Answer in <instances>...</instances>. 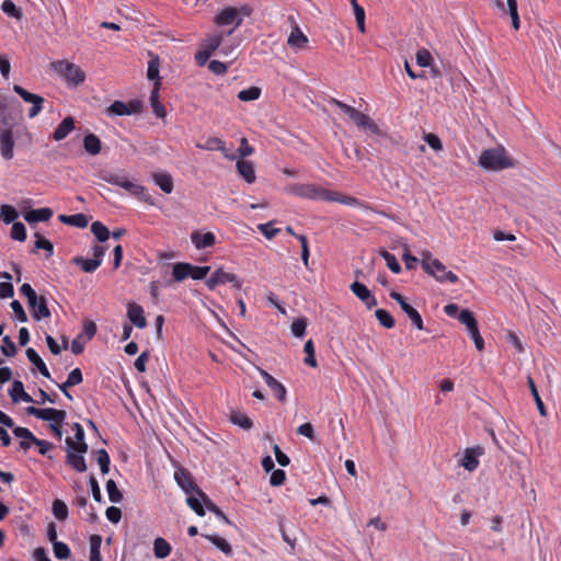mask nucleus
I'll use <instances>...</instances> for the list:
<instances>
[{
    "mask_svg": "<svg viewBox=\"0 0 561 561\" xmlns=\"http://www.w3.org/2000/svg\"><path fill=\"white\" fill-rule=\"evenodd\" d=\"M96 456V462L100 466V470L103 474H107L110 471L111 459L108 453L105 449H98L94 451Z\"/></svg>",
    "mask_w": 561,
    "mask_h": 561,
    "instance_id": "43",
    "label": "nucleus"
},
{
    "mask_svg": "<svg viewBox=\"0 0 561 561\" xmlns=\"http://www.w3.org/2000/svg\"><path fill=\"white\" fill-rule=\"evenodd\" d=\"M171 553L170 543L162 537H158L153 541V554L158 559H164Z\"/></svg>",
    "mask_w": 561,
    "mask_h": 561,
    "instance_id": "32",
    "label": "nucleus"
},
{
    "mask_svg": "<svg viewBox=\"0 0 561 561\" xmlns=\"http://www.w3.org/2000/svg\"><path fill=\"white\" fill-rule=\"evenodd\" d=\"M219 26L234 24L236 27L242 23V18L239 15V11L236 8L227 7L222 9L215 19Z\"/></svg>",
    "mask_w": 561,
    "mask_h": 561,
    "instance_id": "11",
    "label": "nucleus"
},
{
    "mask_svg": "<svg viewBox=\"0 0 561 561\" xmlns=\"http://www.w3.org/2000/svg\"><path fill=\"white\" fill-rule=\"evenodd\" d=\"M353 122L363 129L369 130L371 134L380 135V129L377 124L366 114L357 112Z\"/></svg>",
    "mask_w": 561,
    "mask_h": 561,
    "instance_id": "25",
    "label": "nucleus"
},
{
    "mask_svg": "<svg viewBox=\"0 0 561 561\" xmlns=\"http://www.w3.org/2000/svg\"><path fill=\"white\" fill-rule=\"evenodd\" d=\"M35 237H36L35 248L43 249V250L47 251L48 256H51L53 252H54L53 243L49 240L43 238L38 232L35 233Z\"/></svg>",
    "mask_w": 561,
    "mask_h": 561,
    "instance_id": "63",
    "label": "nucleus"
},
{
    "mask_svg": "<svg viewBox=\"0 0 561 561\" xmlns=\"http://www.w3.org/2000/svg\"><path fill=\"white\" fill-rule=\"evenodd\" d=\"M72 263L85 273H93L100 266L99 260L84 259L82 256H75Z\"/></svg>",
    "mask_w": 561,
    "mask_h": 561,
    "instance_id": "33",
    "label": "nucleus"
},
{
    "mask_svg": "<svg viewBox=\"0 0 561 561\" xmlns=\"http://www.w3.org/2000/svg\"><path fill=\"white\" fill-rule=\"evenodd\" d=\"M28 308L35 321L50 317L47 299L44 296H37L34 306H28Z\"/></svg>",
    "mask_w": 561,
    "mask_h": 561,
    "instance_id": "16",
    "label": "nucleus"
},
{
    "mask_svg": "<svg viewBox=\"0 0 561 561\" xmlns=\"http://www.w3.org/2000/svg\"><path fill=\"white\" fill-rule=\"evenodd\" d=\"M53 550L57 559L65 560L70 557V549L65 542L55 541V543H53Z\"/></svg>",
    "mask_w": 561,
    "mask_h": 561,
    "instance_id": "57",
    "label": "nucleus"
},
{
    "mask_svg": "<svg viewBox=\"0 0 561 561\" xmlns=\"http://www.w3.org/2000/svg\"><path fill=\"white\" fill-rule=\"evenodd\" d=\"M527 385L529 387V390L531 392V396H533V398H534V400L536 402V405H537L540 414L541 415H546L545 404H543V402H542V400H541V398H540V396L538 393L536 383H535V381H534L531 376L527 377Z\"/></svg>",
    "mask_w": 561,
    "mask_h": 561,
    "instance_id": "45",
    "label": "nucleus"
},
{
    "mask_svg": "<svg viewBox=\"0 0 561 561\" xmlns=\"http://www.w3.org/2000/svg\"><path fill=\"white\" fill-rule=\"evenodd\" d=\"M229 420L243 430H251L253 426V422L241 412L232 411Z\"/></svg>",
    "mask_w": 561,
    "mask_h": 561,
    "instance_id": "39",
    "label": "nucleus"
},
{
    "mask_svg": "<svg viewBox=\"0 0 561 561\" xmlns=\"http://www.w3.org/2000/svg\"><path fill=\"white\" fill-rule=\"evenodd\" d=\"M458 320L466 325L467 330L473 329L478 325V322L473 316V313L465 309L458 314Z\"/></svg>",
    "mask_w": 561,
    "mask_h": 561,
    "instance_id": "56",
    "label": "nucleus"
},
{
    "mask_svg": "<svg viewBox=\"0 0 561 561\" xmlns=\"http://www.w3.org/2000/svg\"><path fill=\"white\" fill-rule=\"evenodd\" d=\"M73 430L76 442L71 437H67L65 439L66 446L78 450V453L85 454L88 451V444L84 442L83 427L79 423H75Z\"/></svg>",
    "mask_w": 561,
    "mask_h": 561,
    "instance_id": "12",
    "label": "nucleus"
},
{
    "mask_svg": "<svg viewBox=\"0 0 561 561\" xmlns=\"http://www.w3.org/2000/svg\"><path fill=\"white\" fill-rule=\"evenodd\" d=\"M127 317L129 321L139 329L147 327L144 308L135 302H129L127 306Z\"/></svg>",
    "mask_w": 561,
    "mask_h": 561,
    "instance_id": "15",
    "label": "nucleus"
},
{
    "mask_svg": "<svg viewBox=\"0 0 561 561\" xmlns=\"http://www.w3.org/2000/svg\"><path fill=\"white\" fill-rule=\"evenodd\" d=\"M13 91L27 103H32L33 101H35V106H32L28 111L30 118H33L41 113V111L43 110L44 98H42L38 94L31 93L18 84L13 85Z\"/></svg>",
    "mask_w": 561,
    "mask_h": 561,
    "instance_id": "8",
    "label": "nucleus"
},
{
    "mask_svg": "<svg viewBox=\"0 0 561 561\" xmlns=\"http://www.w3.org/2000/svg\"><path fill=\"white\" fill-rule=\"evenodd\" d=\"M308 43V37L300 31L298 25H295L291 30L287 44L295 49H302Z\"/></svg>",
    "mask_w": 561,
    "mask_h": 561,
    "instance_id": "22",
    "label": "nucleus"
},
{
    "mask_svg": "<svg viewBox=\"0 0 561 561\" xmlns=\"http://www.w3.org/2000/svg\"><path fill=\"white\" fill-rule=\"evenodd\" d=\"M222 39V34L210 35L204 39L203 48L209 50L210 53H214L220 46Z\"/></svg>",
    "mask_w": 561,
    "mask_h": 561,
    "instance_id": "53",
    "label": "nucleus"
},
{
    "mask_svg": "<svg viewBox=\"0 0 561 561\" xmlns=\"http://www.w3.org/2000/svg\"><path fill=\"white\" fill-rule=\"evenodd\" d=\"M154 183L167 194L173 191V179L169 173H153Z\"/></svg>",
    "mask_w": 561,
    "mask_h": 561,
    "instance_id": "30",
    "label": "nucleus"
},
{
    "mask_svg": "<svg viewBox=\"0 0 561 561\" xmlns=\"http://www.w3.org/2000/svg\"><path fill=\"white\" fill-rule=\"evenodd\" d=\"M13 434L19 438H28L31 442H33V445L38 447V453L41 455H46L54 446L50 442L38 439L26 427L16 426L15 428H13Z\"/></svg>",
    "mask_w": 561,
    "mask_h": 561,
    "instance_id": "9",
    "label": "nucleus"
},
{
    "mask_svg": "<svg viewBox=\"0 0 561 561\" xmlns=\"http://www.w3.org/2000/svg\"><path fill=\"white\" fill-rule=\"evenodd\" d=\"M225 141L218 137H209L205 144H197L196 147L203 150H222Z\"/></svg>",
    "mask_w": 561,
    "mask_h": 561,
    "instance_id": "46",
    "label": "nucleus"
},
{
    "mask_svg": "<svg viewBox=\"0 0 561 561\" xmlns=\"http://www.w3.org/2000/svg\"><path fill=\"white\" fill-rule=\"evenodd\" d=\"M59 221L66 225H70L77 228H85L89 224L88 217L84 214H76V215H60L58 217Z\"/></svg>",
    "mask_w": 561,
    "mask_h": 561,
    "instance_id": "29",
    "label": "nucleus"
},
{
    "mask_svg": "<svg viewBox=\"0 0 561 561\" xmlns=\"http://www.w3.org/2000/svg\"><path fill=\"white\" fill-rule=\"evenodd\" d=\"M261 95V89L259 87H250L249 89L242 90L238 93V99L243 102L255 101Z\"/></svg>",
    "mask_w": 561,
    "mask_h": 561,
    "instance_id": "48",
    "label": "nucleus"
},
{
    "mask_svg": "<svg viewBox=\"0 0 561 561\" xmlns=\"http://www.w3.org/2000/svg\"><path fill=\"white\" fill-rule=\"evenodd\" d=\"M19 217V213L11 205H2L0 207V218L4 224H13L14 220Z\"/></svg>",
    "mask_w": 561,
    "mask_h": 561,
    "instance_id": "44",
    "label": "nucleus"
},
{
    "mask_svg": "<svg viewBox=\"0 0 561 561\" xmlns=\"http://www.w3.org/2000/svg\"><path fill=\"white\" fill-rule=\"evenodd\" d=\"M331 197H332V199H329L328 202H337V203L348 205V206H359V207H363L366 209H370L369 206L365 205L359 199L352 197V196L340 195L337 193L331 192Z\"/></svg>",
    "mask_w": 561,
    "mask_h": 561,
    "instance_id": "35",
    "label": "nucleus"
},
{
    "mask_svg": "<svg viewBox=\"0 0 561 561\" xmlns=\"http://www.w3.org/2000/svg\"><path fill=\"white\" fill-rule=\"evenodd\" d=\"M304 352L306 353V357H305V364L310 366V367H317V359H316V356H314V345H313V342L312 340H308L306 343H305V346H304Z\"/></svg>",
    "mask_w": 561,
    "mask_h": 561,
    "instance_id": "52",
    "label": "nucleus"
},
{
    "mask_svg": "<svg viewBox=\"0 0 561 561\" xmlns=\"http://www.w3.org/2000/svg\"><path fill=\"white\" fill-rule=\"evenodd\" d=\"M204 502V504L206 505V507L213 512L219 519L224 520L225 523L229 524V519L227 518V516L224 514V512L216 505L214 504L206 495L205 497H201Z\"/></svg>",
    "mask_w": 561,
    "mask_h": 561,
    "instance_id": "62",
    "label": "nucleus"
},
{
    "mask_svg": "<svg viewBox=\"0 0 561 561\" xmlns=\"http://www.w3.org/2000/svg\"><path fill=\"white\" fill-rule=\"evenodd\" d=\"M102 537L100 535H92L90 537V561H101Z\"/></svg>",
    "mask_w": 561,
    "mask_h": 561,
    "instance_id": "40",
    "label": "nucleus"
},
{
    "mask_svg": "<svg viewBox=\"0 0 561 561\" xmlns=\"http://www.w3.org/2000/svg\"><path fill=\"white\" fill-rule=\"evenodd\" d=\"M237 170L247 183H253L256 179L254 164L251 161L238 160Z\"/></svg>",
    "mask_w": 561,
    "mask_h": 561,
    "instance_id": "23",
    "label": "nucleus"
},
{
    "mask_svg": "<svg viewBox=\"0 0 561 561\" xmlns=\"http://www.w3.org/2000/svg\"><path fill=\"white\" fill-rule=\"evenodd\" d=\"M234 280V274L225 272L222 268L216 270L206 280L207 287L213 290L216 286Z\"/></svg>",
    "mask_w": 561,
    "mask_h": 561,
    "instance_id": "18",
    "label": "nucleus"
},
{
    "mask_svg": "<svg viewBox=\"0 0 561 561\" xmlns=\"http://www.w3.org/2000/svg\"><path fill=\"white\" fill-rule=\"evenodd\" d=\"M53 210L48 207H43L38 209H32L24 214V219L30 224H36L38 221H47L51 218Z\"/></svg>",
    "mask_w": 561,
    "mask_h": 561,
    "instance_id": "20",
    "label": "nucleus"
},
{
    "mask_svg": "<svg viewBox=\"0 0 561 561\" xmlns=\"http://www.w3.org/2000/svg\"><path fill=\"white\" fill-rule=\"evenodd\" d=\"M26 413L39 420L48 421L49 424H62L66 420L67 413L65 410H57L54 408L38 409L35 407H27Z\"/></svg>",
    "mask_w": 561,
    "mask_h": 561,
    "instance_id": "5",
    "label": "nucleus"
},
{
    "mask_svg": "<svg viewBox=\"0 0 561 561\" xmlns=\"http://www.w3.org/2000/svg\"><path fill=\"white\" fill-rule=\"evenodd\" d=\"M375 316L379 321L380 325H382L383 328L391 329L394 327V319L387 310L377 309L375 311Z\"/></svg>",
    "mask_w": 561,
    "mask_h": 561,
    "instance_id": "47",
    "label": "nucleus"
},
{
    "mask_svg": "<svg viewBox=\"0 0 561 561\" xmlns=\"http://www.w3.org/2000/svg\"><path fill=\"white\" fill-rule=\"evenodd\" d=\"M119 186L128 191L130 194L138 196L142 201L149 204H153L151 196L147 194L146 188L144 186L135 184L127 180L126 178L122 181Z\"/></svg>",
    "mask_w": 561,
    "mask_h": 561,
    "instance_id": "21",
    "label": "nucleus"
},
{
    "mask_svg": "<svg viewBox=\"0 0 561 561\" xmlns=\"http://www.w3.org/2000/svg\"><path fill=\"white\" fill-rule=\"evenodd\" d=\"M83 147L89 154L96 156L101 152V140L94 134H88L83 138Z\"/></svg>",
    "mask_w": 561,
    "mask_h": 561,
    "instance_id": "31",
    "label": "nucleus"
},
{
    "mask_svg": "<svg viewBox=\"0 0 561 561\" xmlns=\"http://www.w3.org/2000/svg\"><path fill=\"white\" fill-rule=\"evenodd\" d=\"M174 479L186 494L195 492L199 497H205V493L196 486L186 469L178 468L174 472Z\"/></svg>",
    "mask_w": 561,
    "mask_h": 561,
    "instance_id": "7",
    "label": "nucleus"
},
{
    "mask_svg": "<svg viewBox=\"0 0 561 561\" xmlns=\"http://www.w3.org/2000/svg\"><path fill=\"white\" fill-rule=\"evenodd\" d=\"M191 239L197 249H206L215 244V234L213 232H206L203 234L194 232L192 233Z\"/></svg>",
    "mask_w": 561,
    "mask_h": 561,
    "instance_id": "28",
    "label": "nucleus"
},
{
    "mask_svg": "<svg viewBox=\"0 0 561 561\" xmlns=\"http://www.w3.org/2000/svg\"><path fill=\"white\" fill-rule=\"evenodd\" d=\"M161 82H156L153 90L150 94V104L152 106V111L154 115L159 118H164L167 115V111L164 106L159 102V89H160Z\"/></svg>",
    "mask_w": 561,
    "mask_h": 561,
    "instance_id": "26",
    "label": "nucleus"
},
{
    "mask_svg": "<svg viewBox=\"0 0 561 561\" xmlns=\"http://www.w3.org/2000/svg\"><path fill=\"white\" fill-rule=\"evenodd\" d=\"M51 510L54 516L59 520H65L68 517V507L61 500H55Z\"/></svg>",
    "mask_w": 561,
    "mask_h": 561,
    "instance_id": "50",
    "label": "nucleus"
},
{
    "mask_svg": "<svg viewBox=\"0 0 561 561\" xmlns=\"http://www.w3.org/2000/svg\"><path fill=\"white\" fill-rule=\"evenodd\" d=\"M421 264L423 270L437 282H449L454 284L458 280V276L454 272L447 271L446 266L438 259L433 257L428 251L421 253Z\"/></svg>",
    "mask_w": 561,
    "mask_h": 561,
    "instance_id": "1",
    "label": "nucleus"
},
{
    "mask_svg": "<svg viewBox=\"0 0 561 561\" xmlns=\"http://www.w3.org/2000/svg\"><path fill=\"white\" fill-rule=\"evenodd\" d=\"M75 129V119L71 116L65 117L53 133V139L60 141Z\"/></svg>",
    "mask_w": 561,
    "mask_h": 561,
    "instance_id": "19",
    "label": "nucleus"
},
{
    "mask_svg": "<svg viewBox=\"0 0 561 561\" xmlns=\"http://www.w3.org/2000/svg\"><path fill=\"white\" fill-rule=\"evenodd\" d=\"M53 69L65 81L72 85H79L85 80L83 70L68 60H57L51 64Z\"/></svg>",
    "mask_w": 561,
    "mask_h": 561,
    "instance_id": "4",
    "label": "nucleus"
},
{
    "mask_svg": "<svg viewBox=\"0 0 561 561\" xmlns=\"http://www.w3.org/2000/svg\"><path fill=\"white\" fill-rule=\"evenodd\" d=\"M1 9L7 15L16 20H21L23 16L22 11L11 0H4Z\"/></svg>",
    "mask_w": 561,
    "mask_h": 561,
    "instance_id": "49",
    "label": "nucleus"
},
{
    "mask_svg": "<svg viewBox=\"0 0 561 561\" xmlns=\"http://www.w3.org/2000/svg\"><path fill=\"white\" fill-rule=\"evenodd\" d=\"M192 265L190 263H175L172 270V276L175 282H182L191 276Z\"/></svg>",
    "mask_w": 561,
    "mask_h": 561,
    "instance_id": "36",
    "label": "nucleus"
},
{
    "mask_svg": "<svg viewBox=\"0 0 561 561\" xmlns=\"http://www.w3.org/2000/svg\"><path fill=\"white\" fill-rule=\"evenodd\" d=\"M110 115H129L128 106L123 101L113 102L106 110Z\"/></svg>",
    "mask_w": 561,
    "mask_h": 561,
    "instance_id": "54",
    "label": "nucleus"
},
{
    "mask_svg": "<svg viewBox=\"0 0 561 561\" xmlns=\"http://www.w3.org/2000/svg\"><path fill=\"white\" fill-rule=\"evenodd\" d=\"M11 238L14 240H18L20 242H23L26 240V229L25 226L22 222H13L11 228Z\"/></svg>",
    "mask_w": 561,
    "mask_h": 561,
    "instance_id": "58",
    "label": "nucleus"
},
{
    "mask_svg": "<svg viewBox=\"0 0 561 561\" xmlns=\"http://www.w3.org/2000/svg\"><path fill=\"white\" fill-rule=\"evenodd\" d=\"M380 255L386 261L388 268L394 274L400 273L401 266L396 256L386 250L380 251Z\"/></svg>",
    "mask_w": 561,
    "mask_h": 561,
    "instance_id": "55",
    "label": "nucleus"
},
{
    "mask_svg": "<svg viewBox=\"0 0 561 561\" xmlns=\"http://www.w3.org/2000/svg\"><path fill=\"white\" fill-rule=\"evenodd\" d=\"M26 357L45 378H50V373L47 366L34 348L28 347L26 350Z\"/></svg>",
    "mask_w": 561,
    "mask_h": 561,
    "instance_id": "27",
    "label": "nucleus"
},
{
    "mask_svg": "<svg viewBox=\"0 0 561 561\" xmlns=\"http://www.w3.org/2000/svg\"><path fill=\"white\" fill-rule=\"evenodd\" d=\"M14 139L12 127L0 128V153L3 159L11 160L14 156Z\"/></svg>",
    "mask_w": 561,
    "mask_h": 561,
    "instance_id": "10",
    "label": "nucleus"
},
{
    "mask_svg": "<svg viewBox=\"0 0 561 561\" xmlns=\"http://www.w3.org/2000/svg\"><path fill=\"white\" fill-rule=\"evenodd\" d=\"M274 221H270L266 224H260L257 226V229L261 231V233L268 240L273 239L278 232V228H273Z\"/></svg>",
    "mask_w": 561,
    "mask_h": 561,
    "instance_id": "61",
    "label": "nucleus"
},
{
    "mask_svg": "<svg viewBox=\"0 0 561 561\" xmlns=\"http://www.w3.org/2000/svg\"><path fill=\"white\" fill-rule=\"evenodd\" d=\"M415 59L420 67H430L433 61L431 53L425 48L419 49L416 51Z\"/></svg>",
    "mask_w": 561,
    "mask_h": 561,
    "instance_id": "59",
    "label": "nucleus"
},
{
    "mask_svg": "<svg viewBox=\"0 0 561 561\" xmlns=\"http://www.w3.org/2000/svg\"><path fill=\"white\" fill-rule=\"evenodd\" d=\"M20 291L23 296L26 297L27 299V305L28 306H34L35 304V300H36V297H37V294L36 291L32 288V286L27 283L23 284L20 288Z\"/></svg>",
    "mask_w": 561,
    "mask_h": 561,
    "instance_id": "64",
    "label": "nucleus"
},
{
    "mask_svg": "<svg viewBox=\"0 0 561 561\" xmlns=\"http://www.w3.org/2000/svg\"><path fill=\"white\" fill-rule=\"evenodd\" d=\"M260 375L263 377L264 381L268 386V388L273 391L274 396L279 401L286 400V388L283 383H280L278 380H276L272 375H270L266 370L262 368H257Z\"/></svg>",
    "mask_w": 561,
    "mask_h": 561,
    "instance_id": "14",
    "label": "nucleus"
},
{
    "mask_svg": "<svg viewBox=\"0 0 561 561\" xmlns=\"http://www.w3.org/2000/svg\"><path fill=\"white\" fill-rule=\"evenodd\" d=\"M1 352L8 357H12L16 354V346L9 335L2 339Z\"/></svg>",
    "mask_w": 561,
    "mask_h": 561,
    "instance_id": "60",
    "label": "nucleus"
},
{
    "mask_svg": "<svg viewBox=\"0 0 561 561\" xmlns=\"http://www.w3.org/2000/svg\"><path fill=\"white\" fill-rule=\"evenodd\" d=\"M66 463L73 468L77 472L87 471V463L84 454L78 453V450L67 447Z\"/></svg>",
    "mask_w": 561,
    "mask_h": 561,
    "instance_id": "17",
    "label": "nucleus"
},
{
    "mask_svg": "<svg viewBox=\"0 0 561 561\" xmlns=\"http://www.w3.org/2000/svg\"><path fill=\"white\" fill-rule=\"evenodd\" d=\"M9 393L14 403L20 401L33 402V398L27 392H25L23 382L20 380L13 381L12 389Z\"/></svg>",
    "mask_w": 561,
    "mask_h": 561,
    "instance_id": "24",
    "label": "nucleus"
},
{
    "mask_svg": "<svg viewBox=\"0 0 561 561\" xmlns=\"http://www.w3.org/2000/svg\"><path fill=\"white\" fill-rule=\"evenodd\" d=\"M16 101L0 94V128L12 127L15 121Z\"/></svg>",
    "mask_w": 561,
    "mask_h": 561,
    "instance_id": "6",
    "label": "nucleus"
},
{
    "mask_svg": "<svg viewBox=\"0 0 561 561\" xmlns=\"http://www.w3.org/2000/svg\"><path fill=\"white\" fill-rule=\"evenodd\" d=\"M479 165L488 171H501L512 167L513 163L505 156L504 149L492 148L482 151L479 158Z\"/></svg>",
    "mask_w": 561,
    "mask_h": 561,
    "instance_id": "3",
    "label": "nucleus"
},
{
    "mask_svg": "<svg viewBox=\"0 0 561 561\" xmlns=\"http://www.w3.org/2000/svg\"><path fill=\"white\" fill-rule=\"evenodd\" d=\"M91 232L94 234L99 242H105L111 236V232L107 229V227L103 225L101 221L92 222Z\"/></svg>",
    "mask_w": 561,
    "mask_h": 561,
    "instance_id": "38",
    "label": "nucleus"
},
{
    "mask_svg": "<svg viewBox=\"0 0 561 561\" xmlns=\"http://www.w3.org/2000/svg\"><path fill=\"white\" fill-rule=\"evenodd\" d=\"M402 311L408 316L417 330H423V320L419 311L410 304L403 306Z\"/></svg>",
    "mask_w": 561,
    "mask_h": 561,
    "instance_id": "41",
    "label": "nucleus"
},
{
    "mask_svg": "<svg viewBox=\"0 0 561 561\" xmlns=\"http://www.w3.org/2000/svg\"><path fill=\"white\" fill-rule=\"evenodd\" d=\"M150 60L148 61L147 78L156 82H160L159 67L160 59L157 55L149 53Z\"/></svg>",
    "mask_w": 561,
    "mask_h": 561,
    "instance_id": "34",
    "label": "nucleus"
},
{
    "mask_svg": "<svg viewBox=\"0 0 561 561\" xmlns=\"http://www.w3.org/2000/svg\"><path fill=\"white\" fill-rule=\"evenodd\" d=\"M205 538L208 539L214 546H216L226 556L232 554V548L225 538H222L218 535H205Z\"/></svg>",
    "mask_w": 561,
    "mask_h": 561,
    "instance_id": "37",
    "label": "nucleus"
},
{
    "mask_svg": "<svg viewBox=\"0 0 561 561\" xmlns=\"http://www.w3.org/2000/svg\"><path fill=\"white\" fill-rule=\"evenodd\" d=\"M106 491L112 503H119L123 500V494L118 490L114 480L110 479L106 482Z\"/></svg>",
    "mask_w": 561,
    "mask_h": 561,
    "instance_id": "51",
    "label": "nucleus"
},
{
    "mask_svg": "<svg viewBox=\"0 0 561 561\" xmlns=\"http://www.w3.org/2000/svg\"><path fill=\"white\" fill-rule=\"evenodd\" d=\"M350 289L362 302L369 299V296L371 295L370 290L366 287V285L359 282L352 283Z\"/></svg>",
    "mask_w": 561,
    "mask_h": 561,
    "instance_id": "42",
    "label": "nucleus"
},
{
    "mask_svg": "<svg viewBox=\"0 0 561 561\" xmlns=\"http://www.w3.org/2000/svg\"><path fill=\"white\" fill-rule=\"evenodd\" d=\"M483 454V448L480 446L467 448L463 453V457L460 460L462 466L468 471H474L479 466L478 457Z\"/></svg>",
    "mask_w": 561,
    "mask_h": 561,
    "instance_id": "13",
    "label": "nucleus"
},
{
    "mask_svg": "<svg viewBox=\"0 0 561 561\" xmlns=\"http://www.w3.org/2000/svg\"><path fill=\"white\" fill-rule=\"evenodd\" d=\"M285 191L289 194L311 201L328 202L329 199H332L331 191L311 183L289 184L288 186H286Z\"/></svg>",
    "mask_w": 561,
    "mask_h": 561,
    "instance_id": "2",
    "label": "nucleus"
}]
</instances>
